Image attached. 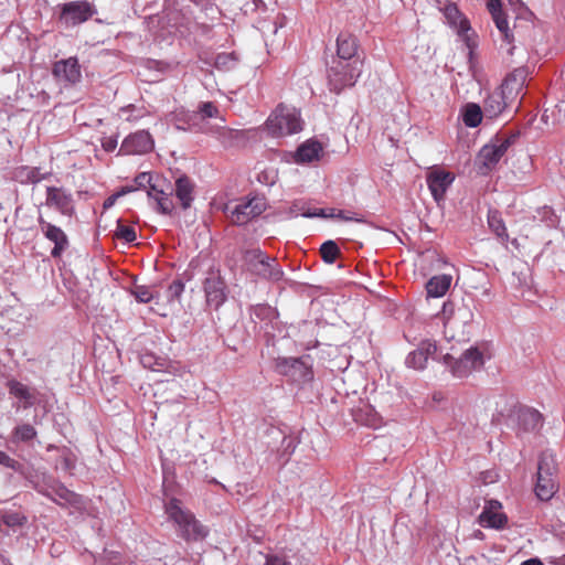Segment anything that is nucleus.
Returning a JSON list of instances; mask_svg holds the SVG:
<instances>
[{"mask_svg":"<svg viewBox=\"0 0 565 565\" xmlns=\"http://www.w3.org/2000/svg\"><path fill=\"white\" fill-rule=\"evenodd\" d=\"M152 177L148 172H141L135 178L137 189L147 188L149 185L148 196L152 198L157 202V209L161 214H171L174 204L171 198V193H164L162 190H158L154 184H151Z\"/></svg>","mask_w":565,"mask_h":565,"instance_id":"nucleus-13","label":"nucleus"},{"mask_svg":"<svg viewBox=\"0 0 565 565\" xmlns=\"http://www.w3.org/2000/svg\"><path fill=\"white\" fill-rule=\"evenodd\" d=\"M52 74L57 81L70 85L78 83L82 77L81 67L76 57H68L55 62Z\"/></svg>","mask_w":565,"mask_h":565,"instance_id":"nucleus-20","label":"nucleus"},{"mask_svg":"<svg viewBox=\"0 0 565 565\" xmlns=\"http://www.w3.org/2000/svg\"><path fill=\"white\" fill-rule=\"evenodd\" d=\"M154 147L152 136L147 130H138L128 135L121 142L118 154H145Z\"/></svg>","mask_w":565,"mask_h":565,"instance_id":"nucleus-12","label":"nucleus"},{"mask_svg":"<svg viewBox=\"0 0 565 565\" xmlns=\"http://www.w3.org/2000/svg\"><path fill=\"white\" fill-rule=\"evenodd\" d=\"M276 370L279 374L290 376L295 381H308L312 376L310 367L299 358H281L277 360Z\"/></svg>","mask_w":565,"mask_h":565,"instance_id":"nucleus-16","label":"nucleus"},{"mask_svg":"<svg viewBox=\"0 0 565 565\" xmlns=\"http://www.w3.org/2000/svg\"><path fill=\"white\" fill-rule=\"evenodd\" d=\"M470 30V23L467 19H461L458 26V33L460 35H466L467 32Z\"/></svg>","mask_w":565,"mask_h":565,"instance_id":"nucleus-61","label":"nucleus"},{"mask_svg":"<svg viewBox=\"0 0 565 565\" xmlns=\"http://www.w3.org/2000/svg\"><path fill=\"white\" fill-rule=\"evenodd\" d=\"M266 128L273 137L297 134L302 130L300 113L296 108L279 105L267 118Z\"/></svg>","mask_w":565,"mask_h":565,"instance_id":"nucleus-6","label":"nucleus"},{"mask_svg":"<svg viewBox=\"0 0 565 565\" xmlns=\"http://www.w3.org/2000/svg\"><path fill=\"white\" fill-rule=\"evenodd\" d=\"M537 216L541 222L545 223L547 227H556L558 223V217L555 214L554 210L550 206H543L537 210Z\"/></svg>","mask_w":565,"mask_h":565,"instance_id":"nucleus-48","label":"nucleus"},{"mask_svg":"<svg viewBox=\"0 0 565 565\" xmlns=\"http://www.w3.org/2000/svg\"><path fill=\"white\" fill-rule=\"evenodd\" d=\"M443 363L455 377L465 379L472 372L480 371L486 363L484 350L479 345H470L462 350L458 358L454 356L450 352H446L443 355Z\"/></svg>","mask_w":565,"mask_h":565,"instance_id":"nucleus-4","label":"nucleus"},{"mask_svg":"<svg viewBox=\"0 0 565 565\" xmlns=\"http://www.w3.org/2000/svg\"><path fill=\"white\" fill-rule=\"evenodd\" d=\"M483 109L477 104H468L463 114V122L467 127L476 128L482 121Z\"/></svg>","mask_w":565,"mask_h":565,"instance_id":"nucleus-38","label":"nucleus"},{"mask_svg":"<svg viewBox=\"0 0 565 565\" xmlns=\"http://www.w3.org/2000/svg\"><path fill=\"white\" fill-rule=\"evenodd\" d=\"M518 137H519V132H515V134H511L503 138L509 142L510 146H512L515 142Z\"/></svg>","mask_w":565,"mask_h":565,"instance_id":"nucleus-64","label":"nucleus"},{"mask_svg":"<svg viewBox=\"0 0 565 565\" xmlns=\"http://www.w3.org/2000/svg\"><path fill=\"white\" fill-rule=\"evenodd\" d=\"M205 134L214 136L225 148H232L241 139V132L226 126H211Z\"/></svg>","mask_w":565,"mask_h":565,"instance_id":"nucleus-29","label":"nucleus"},{"mask_svg":"<svg viewBox=\"0 0 565 565\" xmlns=\"http://www.w3.org/2000/svg\"><path fill=\"white\" fill-rule=\"evenodd\" d=\"M193 113L199 115V122L201 124L202 120L206 118H221L222 121H225V119L222 116H220V110L213 102L200 103L196 110H194Z\"/></svg>","mask_w":565,"mask_h":565,"instance_id":"nucleus-39","label":"nucleus"},{"mask_svg":"<svg viewBox=\"0 0 565 565\" xmlns=\"http://www.w3.org/2000/svg\"><path fill=\"white\" fill-rule=\"evenodd\" d=\"M58 480L55 479L52 475H50L47 471L43 470L42 473H40L38 481L35 482L33 489L39 492L40 494L46 497L51 501L55 502L56 504H61L60 501H57L52 493V490L57 484Z\"/></svg>","mask_w":565,"mask_h":565,"instance_id":"nucleus-33","label":"nucleus"},{"mask_svg":"<svg viewBox=\"0 0 565 565\" xmlns=\"http://www.w3.org/2000/svg\"><path fill=\"white\" fill-rule=\"evenodd\" d=\"M38 224L44 237L54 244L51 256L53 258L61 257L70 246L68 237L65 232L61 227L44 220L42 215H39Z\"/></svg>","mask_w":565,"mask_h":565,"instance_id":"nucleus-14","label":"nucleus"},{"mask_svg":"<svg viewBox=\"0 0 565 565\" xmlns=\"http://www.w3.org/2000/svg\"><path fill=\"white\" fill-rule=\"evenodd\" d=\"M249 315L255 329L263 331L268 342L275 338V331L279 330V315L275 308L267 303H258L250 308Z\"/></svg>","mask_w":565,"mask_h":565,"instance_id":"nucleus-10","label":"nucleus"},{"mask_svg":"<svg viewBox=\"0 0 565 565\" xmlns=\"http://www.w3.org/2000/svg\"><path fill=\"white\" fill-rule=\"evenodd\" d=\"M238 62V57L235 52L231 53H220L216 55L214 61V66L218 71L227 72L233 70Z\"/></svg>","mask_w":565,"mask_h":565,"instance_id":"nucleus-41","label":"nucleus"},{"mask_svg":"<svg viewBox=\"0 0 565 565\" xmlns=\"http://www.w3.org/2000/svg\"><path fill=\"white\" fill-rule=\"evenodd\" d=\"M492 18L494 20L497 29L502 34L503 40L507 41L508 43H511L513 35L510 33L509 23L503 13L497 12L494 13V15H492Z\"/></svg>","mask_w":565,"mask_h":565,"instance_id":"nucleus-47","label":"nucleus"},{"mask_svg":"<svg viewBox=\"0 0 565 565\" xmlns=\"http://www.w3.org/2000/svg\"><path fill=\"white\" fill-rule=\"evenodd\" d=\"M320 255L326 264H333L340 255L339 246L334 241H327L320 246Z\"/></svg>","mask_w":565,"mask_h":565,"instance_id":"nucleus-42","label":"nucleus"},{"mask_svg":"<svg viewBox=\"0 0 565 565\" xmlns=\"http://www.w3.org/2000/svg\"><path fill=\"white\" fill-rule=\"evenodd\" d=\"M130 294L136 298V300L140 303H148L152 300L153 298V295H152V291L150 289V287L148 286H145V285H135L131 290H130Z\"/></svg>","mask_w":565,"mask_h":565,"instance_id":"nucleus-45","label":"nucleus"},{"mask_svg":"<svg viewBox=\"0 0 565 565\" xmlns=\"http://www.w3.org/2000/svg\"><path fill=\"white\" fill-rule=\"evenodd\" d=\"M557 462L555 455L548 450L543 451L539 457L535 495L541 501L551 500L558 491Z\"/></svg>","mask_w":565,"mask_h":565,"instance_id":"nucleus-3","label":"nucleus"},{"mask_svg":"<svg viewBox=\"0 0 565 565\" xmlns=\"http://www.w3.org/2000/svg\"><path fill=\"white\" fill-rule=\"evenodd\" d=\"M50 175L51 172H42L38 167L22 166L14 171V178L22 184H36Z\"/></svg>","mask_w":565,"mask_h":565,"instance_id":"nucleus-27","label":"nucleus"},{"mask_svg":"<svg viewBox=\"0 0 565 565\" xmlns=\"http://www.w3.org/2000/svg\"><path fill=\"white\" fill-rule=\"evenodd\" d=\"M242 259L246 270L259 279L278 282L285 276L277 258L267 255L260 248L245 249Z\"/></svg>","mask_w":565,"mask_h":565,"instance_id":"nucleus-2","label":"nucleus"},{"mask_svg":"<svg viewBox=\"0 0 565 565\" xmlns=\"http://www.w3.org/2000/svg\"><path fill=\"white\" fill-rule=\"evenodd\" d=\"M269 435L274 436L276 439L280 438V446L277 448L278 455L280 459L284 461H288L289 457L294 454L299 440L296 436L286 435L279 428L271 427L269 430Z\"/></svg>","mask_w":565,"mask_h":565,"instance_id":"nucleus-26","label":"nucleus"},{"mask_svg":"<svg viewBox=\"0 0 565 565\" xmlns=\"http://www.w3.org/2000/svg\"><path fill=\"white\" fill-rule=\"evenodd\" d=\"M322 146L319 141L309 139L301 143L294 153V161L299 164L311 163L319 160Z\"/></svg>","mask_w":565,"mask_h":565,"instance_id":"nucleus-25","label":"nucleus"},{"mask_svg":"<svg viewBox=\"0 0 565 565\" xmlns=\"http://www.w3.org/2000/svg\"><path fill=\"white\" fill-rule=\"evenodd\" d=\"M521 565H543V563L537 558H530L524 561Z\"/></svg>","mask_w":565,"mask_h":565,"instance_id":"nucleus-63","label":"nucleus"},{"mask_svg":"<svg viewBox=\"0 0 565 565\" xmlns=\"http://www.w3.org/2000/svg\"><path fill=\"white\" fill-rule=\"evenodd\" d=\"M527 75V68H515L505 77L502 85L499 87L512 103L518 98L522 99Z\"/></svg>","mask_w":565,"mask_h":565,"instance_id":"nucleus-17","label":"nucleus"},{"mask_svg":"<svg viewBox=\"0 0 565 565\" xmlns=\"http://www.w3.org/2000/svg\"><path fill=\"white\" fill-rule=\"evenodd\" d=\"M0 521L8 527L17 529L26 523V516L18 511H1Z\"/></svg>","mask_w":565,"mask_h":565,"instance_id":"nucleus-40","label":"nucleus"},{"mask_svg":"<svg viewBox=\"0 0 565 565\" xmlns=\"http://www.w3.org/2000/svg\"><path fill=\"white\" fill-rule=\"evenodd\" d=\"M437 351L438 347L435 341L424 340L416 350L408 353L405 364L414 370H424L429 358L436 359Z\"/></svg>","mask_w":565,"mask_h":565,"instance_id":"nucleus-19","label":"nucleus"},{"mask_svg":"<svg viewBox=\"0 0 565 565\" xmlns=\"http://www.w3.org/2000/svg\"><path fill=\"white\" fill-rule=\"evenodd\" d=\"M265 210V203L259 199H252L247 202L238 203L231 211V220L236 225H245L252 218L260 215Z\"/></svg>","mask_w":565,"mask_h":565,"instance_id":"nucleus-18","label":"nucleus"},{"mask_svg":"<svg viewBox=\"0 0 565 565\" xmlns=\"http://www.w3.org/2000/svg\"><path fill=\"white\" fill-rule=\"evenodd\" d=\"M305 205L294 204L291 206V213L295 215H300V213L305 210Z\"/></svg>","mask_w":565,"mask_h":565,"instance_id":"nucleus-62","label":"nucleus"},{"mask_svg":"<svg viewBox=\"0 0 565 565\" xmlns=\"http://www.w3.org/2000/svg\"><path fill=\"white\" fill-rule=\"evenodd\" d=\"M488 9L490 11V13L492 15H494V13H501L502 12V3H501V0H490L488 2Z\"/></svg>","mask_w":565,"mask_h":565,"instance_id":"nucleus-59","label":"nucleus"},{"mask_svg":"<svg viewBox=\"0 0 565 565\" xmlns=\"http://www.w3.org/2000/svg\"><path fill=\"white\" fill-rule=\"evenodd\" d=\"M184 282L181 279L173 280L167 290V298L169 301H180L182 294L184 292Z\"/></svg>","mask_w":565,"mask_h":565,"instance_id":"nucleus-49","label":"nucleus"},{"mask_svg":"<svg viewBox=\"0 0 565 565\" xmlns=\"http://www.w3.org/2000/svg\"><path fill=\"white\" fill-rule=\"evenodd\" d=\"M193 183L189 177L182 174L175 181V196L180 200L182 209L186 210L193 201Z\"/></svg>","mask_w":565,"mask_h":565,"instance_id":"nucleus-30","label":"nucleus"},{"mask_svg":"<svg viewBox=\"0 0 565 565\" xmlns=\"http://www.w3.org/2000/svg\"><path fill=\"white\" fill-rule=\"evenodd\" d=\"M265 565H290V563L286 562L284 558L278 556H270L266 559Z\"/></svg>","mask_w":565,"mask_h":565,"instance_id":"nucleus-60","label":"nucleus"},{"mask_svg":"<svg viewBox=\"0 0 565 565\" xmlns=\"http://www.w3.org/2000/svg\"><path fill=\"white\" fill-rule=\"evenodd\" d=\"M14 471L23 476L26 482L33 488L40 473H42L43 470L25 468L22 463H20V469Z\"/></svg>","mask_w":565,"mask_h":565,"instance_id":"nucleus-51","label":"nucleus"},{"mask_svg":"<svg viewBox=\"0 0 565 565\" xmlns=\"http://www.w3.org/2000/svg\"><path fill=\"white\" fill-rule=\"evenodd\" d=\"M510 420L518 435L537 433L543 426L542 414L532 407L520 406L510 415Z\"/></svg>","mask_w":565,"mask_h":565,"instance_id":"nucleus-11","label":"nucleus"},{"mask_svg":"<svg viewBox=\"0 0 565 565\" xmlns=\"http://www.w3.org/2000/svg\"><path fill=\"white\" fill-rule=\"evenodd\" d=\"M456 308L457 307L455 306V303L452 301L444 302L441 311H440L444 323L449 320H454V317H455L454 312H456Z\"/></svg>","mask_w":565,"mask_h":565,"instance_id":"nucleus-52","label":"nucleus"},{"mask_svg":"<svg viewBox=\"0 0 565 565\" xmlns=\"http://www.w3.org/2000/svg\"><path fill=\"white\" fill-rule=\"evenodd\" d=\"M511 104L507 95L498 88L486 97L482 109L484 116L492 119L499 117Z\"/></svg>","mask_w":565,"mask_h":565,"instance_id":"nucleus-24","label":"nucleus"},{"mask_svg":"<svg viewBox=\"0 0 565 565\" xmlns=\"http://www.w3.org/2000/svg\"><path fill=\"white\" fill-rule=\"evenodd\" d=\"M491 143L497 150H500V153L502 156H504L508 149L511 147L504 138L500 137H497L494 140L491 141Z\"/></svg>","mask_w":565,"mask_h":565,"instance_id":"nucleus-54","label":"nucleus"},{"mask_svg":"<svg viewBox=\"0 0 565 565\" xmlns=\"http://www.w3.org/2000/svg\"><path fill=\"white\" fill-rule=\"evenodd\" d=\"M53 497L61 502L60 505H75L79 502V497L75 492L68 490L62 482H57L52 490Z\"/></svg>","mask_w":565,"mask_h":565,"instance_id":"nucleus-37","label":"nucleus"},{"mask_svg":"<svg viewBox=\"0 0 565 565\" xmlns=\"http://www.w3.org/2000/svg\"><path fill=\"white\" fill-rule=\"evenodd\" d=\"M96 13V7L87 0L70 1L61 6L60 21L65 26H75L88 21Z\"/></svg>","mask_w":565,"mask_h":565,"instance_id":"nucleus-9","label":"nucleus"},{"mask_svg":"<svg viewBox=\"0 0 565 565\" xmlns=\"http://www.w3.org/2000/svg\"><path fill=\"white\" fill-rule=\"evenodd\" d=\"M426 181L434 200L440 202L455 181V174L439 169L428 173Z\"/></svg>","mask_w":565,"mask_h":565,"instance_id":"nucleus-21","label":"nucleus"},{"mask_svg":"<svg viewBox=\"0 0 565 565\" xmlns=\"http://www.w3.org/2000/svg\"><path fill=\"white\" fill-rule=\"evenodd\" d=\"M166 512L178 526L179 535L185 541H199L207 535L206 529L194 515L181 507V501L173 498L166 504Z\"/></svg>","mask_w":565,"mask_h":565,"instance_id":"nucleus-5","label":"nucleus"},{"mask_svg":"<svg viewBox=\"0 0 565 565\" xmlns=\"http://www.w3.org/2000/svg\"><path fill=\"white\" fill-rule=\"evenodd\" d=\"M121 561V555L117 551L105 548L103 554L95 558L96 565H118Z\"/></svg>","mask_w":565,"mask_h":565,"instance_id":"nucleus-46","label":"nucleus"},{"mask_svg":"<svg viewBox=\"0 0 565 565\" xmlns=\"http://www.w3.org/2000/svg\"><path fill=\"white\" fill-rule=\"evenodd\" d=\"M480 522L487 527L503 529L508 522V518L504 513L493 511L491 509H484L480 514Z\"/></svg>","mask_w":565,"mask_h":565,"instance_id":"nucleus-35","label":"nucleus"},{"mask_svg":"<svg viewBox=\"0 0 565 565\" xmlns=\"http://www.w3.org/2000/svg\"><path fill=\"white\" fill-rule=\"evenodd\" d=\"M140 362L143 365V367L150 369L152 371H161L167 364L166 359L157 358L152 353L142 354Z\"/></svg>","mask_w":565,"mask_h":565,"instance_id":"nucleus-44","label":"nucleus"},{"mask_svg":"<svg viewBox=\"0 0 565 565\" xmlns=\"http://www.w3.org/2000/svg\"><path fill=\"white\" fill-rule=\"evenodd\" d=\"M363 72V60L353 62L331 58L327 62V78L331 92L340 94L358 82Z\"/></svg>","mask_w":565,"mask_h":565,"instance_id":"nucleus-1","label":"nucleus"},{"mask_svg":"<svg viewBox=\"0 0 565 565\" xmlns=\"http://www.w3.org/2000/svg\"><path fill=\"white\" fill-rule=\"evenodd\" d=\"M45 205L67 217H72L75 213L73 195L64 188L47 186Z\"/></svg>","mask_w":565,"mask_h":565,"instance_id":"nucleus-15","label":"nucleus"},{"mask_svg":"<svg viewBox=\"0 0 565 565\" xmlns=\"http://www.w3.org/2000/svg\"><path fill=\"white\" fill-rule=\"evenodd\" d=\"M9 393L14 397L23 401V408H30L35 403L34 393L19 381L11 380L8 382Z\"/></svg>","mask_w":565,"mask_h":565,"instance_id":"nucleus-32","label":"nucleus"},{"mask_svg":"<svg viewBox=\"0 0 565 565\" xmlns=\"http://www.w3.org/2000/svg\"><path fill=\"white\" fill-rule=\"evenodd\" d=\"M118 141L116 137H108L102 141V147L106 152H111L117 148Z\"/></svg>","mask_w":565,"mask_h":565,"instance_id":"nucleus-56","label":"nucleus"},{"mask_svg":"<svg viewBox=\"0 0 565 565\" xmlns=\"http://www.w3.org/2000/svg\"><path fill=\"white\" fill-rule=\"evenodd\" d=\"M0 465L12 470L20 469V462L11 458L7 452L0 450Z\"/></svg>","mask_w":565,"mask_h":565,"instance_id":"nucleus-53","label":"nucleus"},{"mask_svg":"<svg viewBox=\"0 0 565 565\" xmlns=\"http://www.w3.org/2000/svg\"><path fill=\"white\" fill-rule=\"evenodd\" d=\"M301 216L303 217H307V218H313V217H317V216H324V209H305L301 213H300Z\"/></svg>","mask_w":565,"mask_h":565,"instance_id":"nucleus-58","label":"nucleus"},{"mask_svg":"<svg viewBox=\"0 0 565 565\" xmlns=\"http://www.w3.org/2000/svg\"><path fill=\"white\" fill-rule=\"evenodd\" d=\"M450 284L451 276L449 275H438L431 277L426 284V291L428 297H443L448 291Z\"/></svg>","mask_w":565,"mask_h":565,"instance_id":"nucleus-31","label":"nucleus"},{"mask_svg":"<svg viewBox=\"0 0 565 565\" xmlns=\"http://www.w3.org/2000/svg\"><path fill=\"white\" fill-rule=\"evenodd\" d=\"M205 303L209 309L218 310L227 300L230 289L220 269H210L203 280Z\"/></svg>","mask_w":565,"mask_h":565,"instance_id":"nucleus-7","label":"nucleus"},{"mask_svg":"<svg viewBox=\"0 0 565 565\" xmlns=\"http://www.w3.org/2000/svg\"><path fill=\"white\" fill-rule=\"evenodd\" d=\"M330 216L340 218L345 222H358V223L364 222V218L362 216H360L355 213L349 212V211H344V210L330 209Z\"/></svg>","mask_w":565,"mask_h":565,"instance_id":"nucleus-50","label":"nucleus"},{"mask_svg":"<svg viewBox=\"0 0 565 565\" xmlns=\"http://www.w3.org/2000/svg\"><path fill=\"white\" fill-rule=\"evenodd\" d=\"M502 157L503 156L500 153V150H497L491 142L484 145L477 156V161L481 166V173H486L483 169L487 171L492 170L499 163Z\"/></svg>","mask_w":565,"mask_h":565,"instance_id":"nucleus-28","label":"nucleus"},{"mask_svg":"<svg viewBox=\"0 0 565 565\" xmlns=\"http://www.w3.org/2000/svg\"><path fill=\"white\" fill-rule=\"evenodd\" d=\"M60 467L64 470V471H72L75 467V462H74V459L71 458L70 456L65 455V456H62L61 459H60Z\"/></svg>","mask_w":565,"mask_h":565,"instance_id":"nucleus-57","label":"nucleus"},{"mask_svg":"<svg viewBox=\"0 0 565 565\" xmlns=\"http://www.w3.org/2000/svg\"><path fill=\"white\" fill-rule=\"evenodd\" d=\"M38 437L36 429L28 423L17 425L10 436V441L14 445L30 444Z\"/></svg>","mask_w":565,"mask_h":565,"instance_id":"nucleus-34","label":"nucleus"},{"mask_svg":"<svg viewBox=\"0 0 565 565\" xmlns=\"http://www.w3.org/2000/svg\"><path fill=\"white\" fill-rule=\"evenodd\" d=\"M169 122L179 131L204 132L199 115L183 108L171 113Z\"/></svg>","mask_w":565,"mask_h":565,"instance_id":"nucleus-23","label":"nucleus"},{"mask_svg":"<svg viewBox=\"0 0 565 565\" xmlns=\"http://www.w3.org/2000/svg\"><path fill=\"white\" fill-rule=\"evenodd\" d=\"M491 143L497 150H500V153L502 156H504L508 149L511 147L504 138L500 137H497L494 140L491 141Z\"/></svg>","mask_w":565,"mask_h":565,"instance_id":"nucleus-55","label":"nucleus"},{"mask_svg":"<svg viewBox=\"0 0 565 565\" xmlns=\"http://www.w3.org/2000/svg\"><path fill=\"white\" fill-rule=\"evenodd\" d=\"M115 237L124 241L125 243H132L136 241L137 235L134 227L125 225L120 220H118Z\"/></svg>","mask_w":565,"mask_h":565,"instance_id":"nucleus-43","label":"nucleus"},{"mask_svg":"<svg viewBox=\"0 0 565 565\" xmlns=\"http://www.w3.org/2000/svg\"><path fill=\"white\" fill-rule=\"evenodd\" d=\"M488 225L490 230L501 239L507 241L509 235L507 226L503 222L501 213L497 210H489L488 212Z\"/></svg>","mask_w":565,"mask_h":565,"instance_id":"nucleus-36","label":"nucleus"},{"mask_svg":"<svg viewBox=\"0 0 565 565\" xmlns=\"http://www.w3.org/2000/svg\"><path fill=\"white\" fill-rule=\"evenodd\" d=\"M454 313V320L445 322V339L448 342H466L469 340V332H467L465 328L472 321L473 312L469 306L462 303L460 306H457L456 312Z\"/></svg>","mask_w":565,"mask_h":565,"instance_id":"nucleus-8","label":"nucleus"},{"mask_svg":"<svg viewBox=\"0 0 565 565\" xmlns=\"http://www.w3.org/2000/svg\"><path fill=\"white\" fill-rule=\"evenodd\" d=\"M331 58L353 62L363 60L359 53V40L349 32H341L337 38V52Z\"/></svg>","mask_w":565,"mask_h":565,"instance_id":"nucleus-22","label":"nucleus"}]
</instances>
